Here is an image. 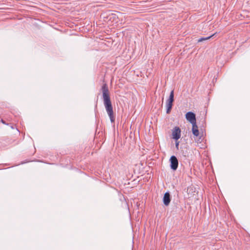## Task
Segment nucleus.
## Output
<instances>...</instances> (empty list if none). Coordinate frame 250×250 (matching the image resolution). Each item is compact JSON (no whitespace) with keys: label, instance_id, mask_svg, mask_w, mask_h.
Listing matches in <instances>:
<instances>
[{"label":"nucleus","instance_id":"obj_1","mask_svg":"<svg viewBox=\"0 0 250 250\" xmlns=\"http://www.w3.org/2000/svg\"><path fill=\"white\" fill-rule=\"evenodd\" d=\"M101 90L103 92L104 104L106 111L110 118L111 122L113 123L115 121V117L107 85L106 83H104L102 86Z\"/></svg>","mask_w":250,"mask_h":250},{"label":"nucleus","instance_id":"obj_5","mask_svg":"<svg viewBox=\"0 0 250 250\" xmlns=\"http://www.w3.org/2000/svg\"><path fill=\"white\" fill-rule=\"evenodd\" d=\"M186 118L188 121L190 122V123L193 122L194 123V122L196 121L195 114L191 111H189L186 113Z\"/></svg>","mask_w":250,"mask_h":250},{"label":"nucleus","instance_id":"obj_4","mask_svg":"<svg viewBox=\"0 0 250 250\" xmlns=\"http://www.w3.org/2000/svg\"><path fill=\"white\" fill-rule=\"evenodd\" d=\"M181 129L178 126H175L172 130V138L177 141L181 137Z\"/></svg>","mask_w":250,"mask_h":250},{"label":"nucleus","instance_id":"obj_10","mask_svg":"<svg viewBox=\"0 0 250 250\" xmlns=\"http://www.w3.org/2000/svg\"><path fill=\"white\" fill-rule=\"evenodd\" d=\"M179 142L177 141H176V142H175V146L176 147V148L177 149H178V148H179Z\"/></svg>","mask_w":250,"mask_h":250},{"label":"nucleus","instance_id":"obj_3","mask_svg":"<svg viewBox=\"0 0 250 250\" xmlns=\"http://www.w3.org/2000/svg\"><path fill=\"white\" fill-rule=\"evenodd\" d=\"M170 167L171 169L175 171L178 167V161L177 158L174 155H172L169 159Z\"/></svg>","mask_w":250,"mask_h":250},{"label":"nucleus","instance_id":"obj_8","mask_svg":"<svg viewBox=\"0 0 250 250\" xmlns=\"http://www.w3.org/2000/svg\"><path fill=\"white\" fill-rule=\"evenodd\" d=\"M192 133L195 136H198L199 135V130L198 129H192Z\"/></svg>","mask_w":250,"mask_h":250},{"label":"nucleus","instance_id":"obj_11","mask_svg":"<svg viewBox=\"0 0 250 250\" xmlns=\"http://www.w3.org/2000/svg\"><path fill=\"white\" fill-rule=\"evenodd\" d=\"M0 122L3 124L7 125H8V124H6L5 122L3 119H1Z\"/></svg>","mask_w":250,"mask_h":250},{"label":"nucleus","instance_id":"obj_2","mask_svg":"<svg viewBox=\"0 0 250 250\" xmlns=\"http://www.w3.org/2000/svg\"><path fill=\"white\" fill-rule=\"evenodd\" d=\"M174 101V91L172 90L170 93L169 96V98L167 101V113L168 114L170 113L172 105H173V102Z\"/></svg>","mask_w":250,"mask_h":250},{"label":"nucleus","instance_id":"obj_6","mask_svg":"<svg viewBox=\"0 0 250 250\" xmlns=\"http://www.w3.org/2000/svg\"><path fill=\"white\" fill-rule=\"evenodd\" d=\"M170 201H171V198H170V194L168 192H166L164 194V197L163 198V203L165 206H167L169 204Z\"/></svg>","mask_w":250,"mask_h":250},{"label":"nucleus","instance_id":"obj_9","mask_svg":"<svg viewBox=\"0 0 250 250\" xmlns=\"http://www.w3.org/2000/svg\"><path fill=\"white\" fill-rule=\"evenodd\" d=\"M191 124H192V129H198V126L196 125V121L194 122V123H191Z\"/></svg>","mask_w":250,"mask_h":250},{"label":"nucleus","instance_id":"obj_7","mask_svg":"<svg viewBox=\"0 0 250 250\" xmlns=\"http://www.w3.org/2000/svg\"><path fill=\"white\" fill-rule=\"evenodd\" d=\"M215 34H213L212 35L206 38H201L198 40V42H201L203 41L208 40L213 37Z\"/></svg>","mask_w":250,"mask_h":250}]
</instances>
